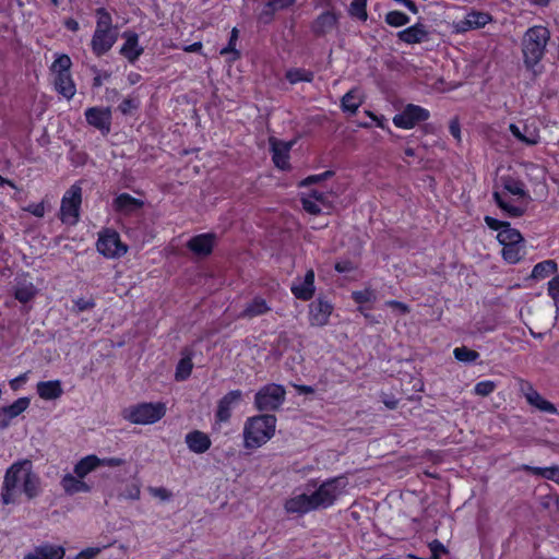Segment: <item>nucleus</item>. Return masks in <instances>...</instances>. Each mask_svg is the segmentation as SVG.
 <instances>
[{
    "mask_svg": "<svg viewBox=\"0 0 559 559\" xmlns=\"http://www.w3.org/2000/svg\"><path fill=\"white\" fill-rule=\"evenodd\" d=\"M454 357L461 362H473L479 357V353L466 346L456 347L453 350Z\"/></svg>",
    "mask_w": 559,
    "mask_h": 559,
    "instance_id": "46",
    "label": "nucleus"
},
{
    "mask_svg": "<svg viewBox=\"0 0 559 559\" xmlns=\"http://www.w3.org/2000/svg\"><path fill=\"white\" fill-rule=\"evenodd\" d=\"M286 391L283 385L269 383L254 395V406L259 412L277 411L285 402Z\"/></svg>",
    "mask_w": 559,
    "mask_h": 559,
    "instance_id": "6",
    "label": "nucleus"
},
{
    "mask_svg": "<svg viewBox=\"0 0 559 559\" xmlns=\"http://www.w3.org/2000/svg\"><path fill=\"white\" fill-rule=\"evenodd\" d=\"M107 546L103 547H88L80 551L74 559H94L103 548H106Z\"/></svg>",
    "mask_w": 559,
    "mask_h": 559,
    "instance_id": "54",
    "label": "nucleus"
},
{
    "mask_svg": "<svg viewBox=\"0 0 559 559\" xmlns=\"http://www.w3.org/2000/svg\"><path fill=\"white\" fill-rule=\"evenodd\" d=\"M525 396L528 404L536 407L538 411L543 413L558 415L557 407L551 402L545 400L536 390L531 389V391L526 393Z\"/></svg>",
    "mask_w": 559,
    "mask_h": 559,
    "instance_id": "29",
    "label": "nucleus"
},
{
    "mask_svg": "<svg viewBox=\"0 0 559 559\" xmlns=\"http://www.w3.org/2000/svg\"><path fill=\"white\" fill-rule=\"evenodd\" d=\"M31 400L26 396L19 397L11 405L3 406L11 419L17 417L29 406Z\"/></svg>",
    "mask_w": 559,
    "mask_h": 559,
    "instance_id": "40",
    "label": "nucleus"
},
{
    "mask_svg": "<svg viewBox=\"0 0 559 559\" xmlns=\"http://www.w3.org/2000/svg\"><path fill=\"white\" fill-rule=\"evenodd\" d=\"M238 39V29L234 27L230 32L228 45L221 50V55L233 53V60L240 58V52L235 48Z\"/></svg>",
    "mask_w": 559,
    "mask_h": 559,
    "instance_id": "48",
    "label": "nucleus"
},
{
    "mask_svg": "<svg viewBox=\"0 0 559 559\" xmlns=\"http://www.w3.org/2000/svg\"><path fill=\"white\" fill-rule=\"evenodd\" d=\"M242 401V392L233 390L226 393L218 402L215 413L216 423H227L231 417V407Z\"/></svg>",
    "mask_w": 559,
    "mask_h": 559,
    "instance_id": "14",
    "label": "nucleus"
},
{
    "mask_svg": "<svg viewBox=\"0 0 559 559\" xmlns=\"http://www.w3.org/2000/svg\"><path fill=\"white\" fill-rule=\"evenodd\" d=\"M486 225L492 229V230H502L504 227H509V222H506V221H499L495 217H491V216H485L484 218Z\"/></svg>",
    "mask_w": 559,
    "mask_h": 559,
    "instance_id": "55",
    "label": "nucleus"
},
{
    "mask_svg": "<svg viewBox=\"0 0 559 559\" xmlns=\"http://www.w3.org/2000/svg\"><path fill=\"white\" fill-rule=\"evenodd\" d=\"M276 416L260 414L249 417L243 426V445L246 449H255L265 444L275 433Z\"/></svg>",
    "mask_w": 559,
    "mask_h": 559,
    "instance_id": "3",
    "label": "nucleus"
},
{
    "mask_svg": "<svg viewBox=\"0 0 559 559\" xmlns=\"http://www.w3.org/2000/svg\"><path fill=\"white\" fill-rule=\"evenodd\" d=\"M429 35L430 33L427 29V26L421 22H417L416 24L400 31L397 33V38L405 44L415 45L429 40Z\"/></svg>",
    "mask_w": 559,
    "mask_h": 559,
    "instance_id": "17",
    "label": "nucleus"
},
{
    "mask_svg": "<svg viewBox=\"0 0 559 559\" xmlns=\"http://www.w3.org/2000/svg\"><path fill=\"white\" fill-rule=\"evenodd\" d=\"M503 188L511 194L518 197H526L525 185L522 180L511 176L502 177Z\"/></svg>",
    "mask_w": 559,
    "mask_h": 559,
    "instance_id": "35",
    "label": "nucleus"
},
{
    "mask_svg": "<svg viewBox=\"0 0 559 559\" xmlns=\"http://www.w3.org/2000/svg\"><path fill=\"white\" fill-rule=\"evenodd\" d=\"M150 492L154 496L159 498L160 500L168 501L173 497L171 491H169L165 487H151Z\"/></svg>",
    "mask_w": 559,
    "mask_h": 559,
    "instance_id": "57",
    "label": "nucleus"
},
{
    "mask_svg": "<svg viewBox=\"0 0 559 559\" xmlns=\"http://www.w3.org/2000/svg\"><path fill=\"white\" fill-rule=\"evenodd\" d=\"M286 79L289 83L296 84L299 82H312L314 74L312 71L305 69H290L286 72Z\"/></svg>",
    "mask_w": 559,
    "mask_h": 559,
    "instance_id": "37",
    "label": "nucleus"
},
{
    "mask_svg": "<svg viewBox=\"0 0 559 559\" xmlns=\"http://www.w3.org/2000/svg\"><path fill=\"white\" fill-rule=\"evenodd\" d=\"M166 414L163 402H142L122 409V418L134 425H151L157 423Z\"/></svg>",
    "mask_w": 559,
    "mask_h": 559,
    "instance_id": "4",
    "label": "nucleus"
},
{
    "mask_svg": "<svg viewBox=\"0 0 559 559\" xmlns=\"http://www.w3.org/2000/svg\"><path fill=\"white\" fill-rule=\"evenodd\" d=\"M308 198H310L316 203H320L323 206L328 205L326 194L322 191H319L318 189H312L309 191L308 194H306Z\"/></svg>",
    "mask_w": 559,
    "mask_h": 559,
    "instance_id": "59",
    "label": "nucleus"
},
{
    "mask_svg": "<svg viewBox=\"0 0 559 559\" xmlns=\"http://www.w3.org/2000/svg\"><path fill=\"white\" fill-rule=\"evenodd\" d=\"M84 116L86 122L104 135L110 132L112 115L109 107H90L85 110Z\"/></svg>",
    "mask_w": 559,
    "mask_h": 559,
    "instance_id": "11",
    "label": "nucleus"
},
{
    "mask_svg": "<svg viewBox=\"0 0 559 559\" xmlns=\"http://www.w3.org/2000/svg\"><path fill=\"white\" fill-rule=\"evenodd\" d=\"M337 273H349L356 269L354 263L349 260L337 261L334 265Z\"/></svg>",
    "mask_w": 559,
    "mask_h": 559,
    "instance_id": "60",
    "label": "nucleus"
},
{
    "mask_svg": "<svg viewBox=\"0 0 559 559\" xmlns=\"http://www.w3.org/2000/svg\"><path fill=\"white\" fill-rule=\"evenodd\" d=\"M429 117L430 112L426 108L418 105L408 104L400 114H396L393 117V123L395 127L401 129H412L419 122L428 120Z\"/></svg>",
    "mask_w": 559,
    "mask_h": 559,
    "instance_id": "8",
    "label": "nucleus"
},
{
    "mask_svg": "<svg viewBox=\"0 0 559 559\" xmlns=\"http://www.w3.org/2000/svg\"><path fill=\"white\" fill-rule=\"evenodd\" d=\"M192 368L193 364L191 356L188 355L182 357L176 367L175 379L177 381L187 380L191 376Z\"/></svg>",
    "mask_w": 559,
    "mask_h": 559,
    "instance_id": "36",
    "label": "nucleus"
},
{
    "mask_svg": "<svg viewBox=\"0 0 559 559\" xmlns=\"http://www.w3.org/2000/svg\"><path fill=\"white\" fill-rule=\"evenodd\" d=\"M384 21L392 27H401L409 23V16L401 11H390L385 14Z\"/></svg>",
    "mask_w": 559,
    "mask_h": 559,
    "instance_id": "43",
    "label": "nucleus"
},
{
    "mask_svg": "<svg viewBox=\"0 0 559 559\" xmlns=\"http://www.w3.org/2000/svg\"><path fill=\"white\" fill-rule=\"evenodd\" d=\"M118 31L95 29L91 40V48L96 57L106 55L116 44Z\"/></svg>",
    "mask_w": 559,
    "mask_h": 559,
    "instance_id": "13",
    "label": "nucleus"
},
{
    "mask_svg": "<svg viewBox=\"0 0 559 559\" xmlns=\"http://www.w3.org/2000/svg\"><path fill=\"white\" fill-rule=\"evenodd\" d=\"M548 295L551 297V299L555 301V304L559 302V275L554 276L548 282L547 287Z\"/></svg>",
    "mask_w": 559,
    "mask_h": 559,
    "instance_id": "52",
    "label": "nucleus"
},
{
    "mask_svg": "<svg viewBox=\"0 0 559 559\" xmlns=\"http://www.w3.org/2000/svg\"><path fill=\"white\" fill-rule=\"evenodd\" d=\"M112 206L117 213L131 215L139 212L144 206V201L123 192L114 199Z\"/></svg>",
    "mask_w": 559,
    "mask_h": 559,
    "instance_id": "19",
    "label": "nucleus"
},
{
    "mask_svg": "<svg viewBox=\"0 0 559 559\" xmlns=\"http://www.w3.org/2000/svg\"><path fill=\"white\" fill-rule=\"evenodd\" d=\"M507 213L509 217H521L524 215L525 210L520 206H514L509 203L506 204V207L502 209Z\"/></svg>",
    "mask_w": 559,
    "mask_h": 559,
    "instance_id": "61",
    "label": "nucleus"
},
{
    "mask_svg": "<svg viewBox=\"0 0 559 559\" xmlns=\"http://www.w3.org/2000/svg\"><path fill=\"white\" fill-rule=\"evenodd\" d=\"M126 39L120 48V55L124 57L130 63H135L140 56L144 52V48L139 44V35L133 31H126L122 33Z\"/></svg>",
    "mask_w": 559,
    "mask_h": 559,
    "instance_id": "15",
    "label": "nucleus"
},
{
    "mask_svg": "<svg viewBox=\"0 0 559 559\" xmlns=\"http://www.w3.org/2000/svg\"><path fill=\"white\" fill-rule=\"evenodd\" d=\"M495 389H496V383L493 381L486 380V381H480V382L476 383V385L474 388V392L480 396H488L489 394H491L495 391Z\"/></svg>",
    "mask_w": 559,
    "mask_h": 559,
    "instance_id": "49",
    "label": "nucleus"
},
{
    "mask_svg": "<svg viewBox=\"0 0 559 559\" xmlns=\"http://www.w3.org/2000/svg\"><path fill=\"white\" fill-rule=\"evenodd\" d=\"M141 106V102L139 96L136 95H129L127 98H124L120 105L118 106V110L123 116H131L134 115Z\"/></svg>",
    "mask_w": 559,
    "mask_h": 559,
    "instance_id": "38",
    "label": "nucleus"
},
{
    "mask_svg": "<svg viewBox=\"0 0 559 559\" xmlns=\"http://www.w3.org/2000/svg\"><path fill=\"white\" fill-rule=\"evenodd\" d=\"M293 295L302 301L312 299L316 287H314V272L312 269L308 270L301 283L293 284L290 288Z\"/></svg>",
    "mask_w": 559,
    "mask_h": 559,
    "instance_id": "21",
    "label": "nucleus"
},
{
    "mask_svg": "<svg viewBox=\"0 0 559 559\" xmlns=\"http://www.w3.org/2000/svg\"><path fill=\"white\" fill-rule=\"evenodd\" d=\"M96 28L95 29H107V31H117V28L112 25V17L110 13L105 8L96 9Z\"/></svg>",
    "mask_w": 559,
    "mask_h": 559,
    "instance_id": "41",
    "label": "nucleus"
},
{
    "mask_svg": "<svg viewBox=\"0 0 559 559\" xmlns=\"http://www.w3.org/2000/svg\"><path fill=\"white\" fill-rule=\"evenodd\" d=\"M366 7H367V3L352 0V2L349 4L348 13L350 16L357 17L360 21H366L368 19V13H367Z\"/></svg>",
    "mask_w": 559,
    "mask_h": 559,
    "instance_id": "47",
    "label": "nucleus"
},
{
    "mask_svg": "<svg viewBox=\"0 0 559 559\" xmlns=\"http://www.w3.org/2000/svg\"><path fill=\"white\" fill-rule=\"evenodd\" d=\"M96 248L106 258L121 257L127 252V246L121 242L119 234L115 230H106L102 234Z\"/></svg>",
    "mask_w": 559,
    "mask_h": 559,
    "instance_id": "9",
    "label": "nucleus"
},
{
    "mask_svg": "<svg viewBox=\"0 0 559 559\" xmlns=\"http://www.w3.org/2000/svg\"><path fill=\"white\" fill-rule=\"evenodd\" d=\"M60 485L64 492L69 496H73L79 492H90L92 486L88 485L83 478H79L76 475L66 474L60 481Z\"/></svg>",
    "mask_w": 559,
    "mask_h": 559,
    "instance_id": "24",
    "label": "nucleus"
},
{
    "mask_svg": "<svg viewBox=\"0 0 559 559\" xmlns=\"http://www.w3.org/2000/svg\"><path fill=\"white\" fill-rule=\"evenodd\" d=\"M37 294V289L33 284H24L17 286L14 290V297L22 304L31 301Z\"/></svg>",
    "mask_w": 559,
    "mask_h": 559,
    "instance_id": "39",
    "label": "nucleus"
},
{
    "mask_svg": "<svg viewBox=\"0 0 559 559\" xmlns=\"http://www.w3.org/2000/svg\"><path fill=\"white\" fill-rule=\"evenodd\" d=\"M518 469L525 471L533 475L540 476V477L545 478L547 467H535V466H531L527 464H523Z\"/></svg>",
    "mask_w": 559,
    "mask_h": 559,
    "instance_id": "63",
    "label": "nucleus"
},
{
    "mask_svg": "<svg viewBox=\"0 0 559 559\" xmlns=\"http://www.w3.org/2000/svg\"><path fill=\"white\" fill-rule=\"evenodd\" d=\"M497 239L501 246L525 243L522 234L518 229L512 228L510 223L509 227H504L498 233Z\"/></svg>",
    "mask_w": 559,
    "mask_h": 559,
    "instance_id": "33",
    "label": "nucleus"
},
{
    "mask_svg": "<svg viewBox=\"0 0 559 559\" xmlns=\"http://www.w3.org/2000/svg\"><path fill=\"white\" fill-rule=\"evenodd\" d=\"M91 70L94 73H96V75L93 79V84H92V86L94 88H98V87H100L103 85V79H109L110 78V73H108V72H104L103 74H100L98 69L95 66H93L91 68Z\"/></svg>",
    "mask_w": 559,
    "mask_h": 559,
    "instance_id": "62",
    "label": "nucleus"
},
{
    "mask_svg": "<svg viewBox=\"0 0 559 559\" xmlns=\"http://www.w3.org/2000/svg\"><path fill=\"white\" fill-rule=\"evenodd\" d=\"M491 20V15L486 12L472 11L467 14V22L471 23L473 29L484 27Z\"/></svg>",
    "mask_w": 559,
    "mask_h": 559,
    "instance_id": "42",
    "label": "nucleus"
},
{
    "mask_svg": "<svg viewBox=\"0 0 559 559\" xmlns=\"http://www.w3.org/2000/svg\"><path fill=\"white\" fill-rule=\"evenodd\" d=\"M53 85L56 91L67 99L75 95L76 88L70 72L56 74Z\"/></svg>",
    "mask_w": 559,
    "mask_h": 559,
    "instance_id": "27",
    "label": "nucleus"
},
{
    "mask_svg": "<svg viewBox=\"0 0 559 559\" xmlns=\"http://www.w3.org/2000/svg\"><path fill=\"white\" fill-rule=\"evenodd\" d=\"M429 547H430V550H431V556H436L437 558H440V554L447 552V549H445L444 545L442 543H440L439 540H437V539L431 542L429 544Z\"/></svg>",
    "mask_w": 559,
    "mask_h": 559,
    "instance_id": "64",
    "label": "nucleus"
},
{
    "mask_svg": "<svg viewBox=\"0 0 559 559\" xmlns=\"http://www.w3.org/2000/svg\"><path fill=\"white\" fill-rule=\"evenodd\" d=\"M524 248L525 243L502 246L501 254L503 260L510 264L520 262L525 253Z\"/></svg>",
    "mask_w": 559,
    "mask_h": 559,
    "instance_id": "34",
    "label": "nucleus"
},
{
    "mask_svg": "<svg viewBox=\"0 0 559 559\" xmlns=\"http://www.w3.org/2000/svg\"><path fill=\"white\" fill-rule=\"evenodd\" d=\"M71 66H72L71 58L68 55L62 53V55H59L55 59V61L52 62V64L50 67V70L55 74L68 73V72H70Z\"/></svg>",
    "mask_w": 559,
    "mask_h": 559,
    "instance_id": "45",
    "label": "nucleus"
},
{
    "mask_svg": "<svg viewBox=\"0 0 559 559\" xmlns=\"http://www.w3.org/2000/svg\"><path fill=\"white\" fill-rule=\"evenodd\" d=\"M271 145L273 152L272 159L275 166L283 170L288 169V158L292 144L281 141H272Z\"/></svg>",
    "mask_w": 559,
    "mask_h": 559,
    "instance_id": "25",
    "label": "nucleus"
},
{
    "mask_svg": "<svg viewBox=\"0 0 559 559\" xmlns=\"http://www.w3.org/2000/svg\"><path fill=\"white\" fill-rule=\"evenodd\" d=\"M549 40L550 31L543 25L530 27L522 37L521 50L523 64L533 81H535L544 71L542 60L545 56Z\"/></svg>",
    "mask_w": 559,
    "mask_h": 559,
    "instance_id": "2",
    "label": "nucleus"
},
{
    "mask_svg": "<svg viewBox=\"0 0 559 559\" xmlns=\"http://www.w3.org/2000/svg\"><path fill=\"white\" fill-rule=\"evenodd\" d=\"M271 311V307L266 304L265 299L257 296L251 302L247 304L245 309L239 313L240 319H253Z\"/></svg>",
    "mask_w": 559,
    "mask_h": 559,
    "instance_id": "26",
    "label": "nucleus"
},
{
    "mask_svg": "<svg viewBox=\"0 0 559 559\" xmlns=\"http://www.w3.org/2000/svg\"><path fill=\"white\" fill-rule=\"evenodd\" d=\"M215 239L216 235L213 233L200 234L187 242V248L198 257H207L213 251Z\"/></svg>",
    "mask_w": 559,
    "mask_h": 559,
    "instance_id": "16",
    "label": "nucleus"
},
{
    "mask_svg": "<svg viewBox=\"0 0 559 559\" xmlns=\"http://www.w3.org/2000/svg\"><path fill=\"white\" fill-rule=\"evenodd\" d=\"M372 296L373 294L369 289L356 290L352 294V298L355 300V302L360 305L370 301Z\"/></svg>",
    "mask_w": 559,
    "mask_h": 559,
    "instance_id": "56",
    "label": "nucleus"
},
{
    "mask_svg": "<svg viewBox=\"0 0 559 559\" xmlns=\"http://www.w3.org/2000/svg\"><path fill=\"white\" fill-rule=\"evenodd\" d=\"M127 461L121 457H104L99 459V466L118 467L126 465Z\"/></svg>",
    "mask_w": 559,
    "mask_h": 559,
    "instance_id": "58",
    "label": "nucleus"
},
{
    "mask_svg": "<svg viewBox=\"0 0 559 559\" xmlns=\"http://www.w3.org/2000/svg\"><path fill=\"white\" fill-rule=\"evenodd\" d=\"M333 312V305L318 297L309 305V321L312 326H324L329 323V319Z\"/></svg>",
    "mask_w": 559,
    "mask_h": 559,
    "instance_id": "12",
    "label": "nucleus"
},
{
    "mask_svg": "<svg viewBox=\"0 0 559 559\" xmlns=\"http://www.w3.org/2000/svg\"><path fill=\"white\" fill-rule=\"evenodd\" d=\"M82 202V189L78 185L64 193L61 201V221L69 225H75L79 221V211Z\"/></svg>",
    "mask_w": 559,
    "mask_h": 559,
    "instance_id": "7",
    "label": "nucleus"
},
{
    "mask_svg": "<svg viewBox=\"0 0 559 559\" xmlns=\"http://www.w3.org/2000/svg\"><path fill=\"white\" fill-rule=\"evenodd\" d=\"M509 131L516 140L530 146L536 145L540 139L538 131L536 129H531L525 123L522 128L516 123H510Z\"/></svg>",
    "mask_w": 559,
    "mask_h": 559,
    "instance_id": "23",
    "label": "nucleus"
},
{
    "mask_svg": "<svg viewBox=\"0 0 559 559\" xmlns=\"http://www.w3.org/2000/svg\"><path fill=\"white\" fill-rule=\"evenodd\" d=\"M360 106V102L356 100L355 90L347 92L341 99V108L345 112L355 114Z\"/></svg>",
    "mask_w": 559,
    "mask_h": 559,
    "instance_id": "44",
    "label": "nucleus"
},
{
    "mask_svg": "<svg viewBox=\"0 0 559 559\" xmlns=\"http://www.w3.org/2000/svg\"><path fill=\"white\" fill-rule=\"evenodd\" d=\"M185 442L188 449L197 454L205 453L212 445L210 437L200 430H193L187 433Z\"/></svg>",
    "mask_w": 559,
    "mask_h": 559,
    "instance_id": "22",
    "label": "nucleus"
},
{
    "mask_svg": "<svg viewBox=\"0 0 559 559\" xmlns=\"http://www.w3.org/2000/svg\"><path fill=\"white\" fill-rule=\"evenodd\" d=\"M97 467H99V457L95 454H90L82 457L74 465L73 472L79 478H84Z\"/></svg>",
    "mask_w": 559,
    "mask_h": 559,
    "instance_id": "30",
    "label": "nucleus"
},
{
    "mask_svg": "<svg viewBox=\"0 0 559 559\" xmlns=\"http://www.w3.org/2000/svg\"><path fill=\"white\" fill-rule=\"evenodd\" d=\"M558 271V264L555 260H545L534 265L531 278L544 280L549 275L556 274Z\"/></svg>",
    "mask_w": 559,
    "mask_h": 559,
    "instance_id": "32",
    "label": "nucleus"
},
{
    "mask_svg": "<svg viewBox=\"0 0 559 559\" xmlns=\"http://www.w3.org/2000/svg\"><path fill=\"white\" fill-rule=\"evenodd\" d=\"M37 394L43 400H56L63 393L59 380L40 381L36 385Z\"/></svg>",
    "mask_w": 559,
    "mask_h": 559,
    "instance_id": "28",
    "label": "nucleus"
},
{
    "mask_svg": "<svg viewBox=\"0 0 559 559\" xmlns=\"http://www.w3.org/2000/svg\"><path fill=\"white\" fill-rule=\"evenodd\" d=\"M41 492V480L33 469V462L22 459L10 465L3 477L0 499L3 504H14L23 493L28 500L37 498Z\"/></svg>",
    "mask_w": 559,
    "mask_h": 559,
    "instance_id": "1",
    "label": "nucleus"
},
{
    "mask_svg": "<svg viewBox=\"0 0 559 559\" xmlns=\"http://www.w3.org/2000/svg\"><path fill=\"white\" fill-rule=\"evenodd\" d=\"M31 556H36L38 559H63L64 548L62 546H55L50 544H44L37 546Z\"/></svg>",
    "mask_w": 559,
    "mask_h": 559,
    "instance_id": "31",
    "label": "nucleus"
},
{
    "mask_svg": "<svg viewBox=\"0 0 559 559\" xmlns=\"http://www.w3.org/2000/svg\"><path fill=\"white\" fill-rule=\"evenodd\" d=\"M341 13L334 8L319 14L310 24V31L314 37L326 36L333 29L338 27Z\"/></svg>",
    "mask_w": 559,
    "mask_h": 559,
    "instance_id": "10",
    "label": "nucleus"
},
{
    "mask_svg": "<svg viewBox=\"0 0 559 559\" xmlns=\"http://www.w3.org/2000/svg\"><path fill=\"white\" fill-rule=\"evenodd\" d=\"M296 0H265L258 21L264 25L272 23L277 11L286 10L292 7Z\"/></svg>",
    "mask_w": 559,
    "mask_h": 559,
    "instance_id": "20",
    "label": "nucleus"
},
{
    "mask_svg": "<svg viewBox=\"0 0 559 559\" xmlns=\"http://www.w3.org/2000/svg\"><path fill=\"white\" fill-rule=\"evenodd\" d=\"M300 201H301V204H302V209L307 213H309L311 215H319V214H321L322 211H321V207L319 206V204L316 203L314 201H312L307 195L301 197Z\"/></svg>",
    "mask_w": 559,
    "mask_h": 559,
    "instance_id": "51",
    "label": "nucleus"
},
{
    "mask_svg": "<svg viewBox=\"0 0 559 559\" xmlns=\"http://www.w3.org/2000/svg\"><path fill=\"white\" fill-rule=\"evenodd\" d=\"M314 503L311 493L308 495L304 492L287 499L284 507L288 513L306 514L310 511L318 510Z\"/></svg>",
    "mask_w": 559,
    "mask_h": 559,
    "instance_id": "18",
    "label": "nucleus"
},
{
    "mask_svg": "<svg viewBox=\"0 0 559 559\" xmlns=\"http://www.w3.org/2000/svg\"><path fill=\"white\" fill-rule=\"evenodd\" d=\"M94 307H95V301L93 298H78L76 300H74V309L78 312L91 310Z\"/></svg>",
    "mask_w": 559,
    "mask_h": 559,
    "instance_id": "53",
    "label": "nucleus"
},
{
    "mask_svg": "<svg viewBox=\"0 0 559 559\" xmlns=\"http://www.w3.org/2000/svg\"><path fill=\"white\" fill-rule=\"evenodd\" d=\"M347 484L345 476H337L324 480L317 490L311 492V498H313L318 510L331 507L343 493Z\"/></svg>",
    "mask_w": 559,
    "mask_h": 559,
    "instance_id": "5",
    "label": "nucleus"
},
{
    "mask_svg": "<svg viewBox=\"0 0 559 559\" xmlns=\"http://www.w3.org/2000/svg\"><path fill=\"white\" fill-rule=\"evenodd\" d=\"M334 174L335 173L333 170H326V171H324L322 174H319V175L308 176L307 178H305L300 182V186H310V185H313V183L321 182L323 180L332 178L334 176Z\"/></svg>",
    "mask_w": 559,
    "mask_h": 559,
    "instance_id": "50",
    "label": "nucleus"
}]
</instances>
